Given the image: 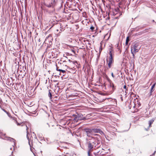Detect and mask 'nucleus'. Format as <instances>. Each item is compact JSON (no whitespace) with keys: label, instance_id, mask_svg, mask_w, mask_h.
<instances>
[{"label":"nucleus","instance_id":"58836bf2","mask_svg":"<svg viewBox=\"0 0 156 156\" xmlns=\"http://www.w3.org/2000/svg\"><path fill=\"white\" fill-rule=\"evenodd\" d=\"M56 76H56V75H55V77H56Z\"/></svg>","mask_w":156,"mask_h":156},{"label":"nucleus","instance_id":"0eeeda50","mask_svg":"<svg viewBox=\"0 0 156 156\" xmlns=\"http://www.w3.org/2000/svg\"><path fill=\"white\" fill-rule=\"evenodd\" d=\"M55 0H54L52 2L44 3V5L48 7H53L55 5Z\"/></svg>","mask_w":156,"mask_h":156},{"label":"nucleus","instance_id":"7c9ffc66","mask_svg":"<svg viewBox=\"0 0 156 156\" xmlns=\"http://www.w3.org/2000/svg\"><path fill=\"white\" fill-rule=\"evenodd\" d=\"M121 99L122 101H123V99H122V97H121Z\"/></svg>","mask_w":156,"mask_h":156},{"label":"nucleus","instance_id":"20e7f679","mask_svg":"<svg viewBox=\"0 0 156 156\" xmlns=\"http://www.w3.org/2000/svg\"><path fill=\"white\" fill-rule=\"evenodd\" d=\"M16 123L17 124V125L18 126H24L25 127H26V130H27V139L28 140H29V144L30 145V147H31V145L30 144V142L29 141V138L28 136V135L29 134V132H28V127L27 126L24 124H23L22 123H18L17 121L16 122Z\"/></svg>","mask_w":156,"mask_h":156},{"label":"nucleus","instance_id":"2eb2a0df","mask_svg":"<svg viewBox=\"0 0 156 156\" xmlns=\"http://www.w3.org/2000/svg\"><path fill=\"white\" fill-rule=\"evenodd\" d=\"M143 27L141 26H138L136 27L135 28V29L136 30V31H138L139 29H142Z\"/></svg>","mask_w":156,"mask_h":156},{"label":"nucleus","instance_id":"a18cd8bd","mask_svg":"<svg viewBox=\"0 0 156 156\" xmlns=\"http://www.w3.org/2000/svg\"><path fill=\"white\" fill-rule=\"evenodd\" d=\"M102 50V49L101 48V49H100V50Z\"/></svg>","mask_w":156,"mask_h":156},{"label":"nucleus","instance_id":"6ab92c4d","mask_svg":"<svg viewBox=\"0 0 156 156\" xmlns=\"http://www.w3.org/2000/svg\"><path fill=\"white\" fill-rule=\"evenodd\" d=\"M72 62L73 64H74L75 65H76L78 64L77 62L76 61H72Z\"/></svg>","mask_w":156,"mask_h":156},{"label":"nucleus","instance_id":"b1692460","mask_svg":"<svg viewBox=\"0 0 156 156\" xmlns=\"http://www.w3.org/2000/svg\"><path fill=\"white\" fill-rule=\"evenodd\" d=\"M111 75L112 76V77L113 78H114L115 77V76H114V75L113 74V72H112L111 73Z\"/></svg>","mask_w":156,"mask_h":156},{"label":"nucleus","instance_id":"c03bdc74","mask_svg":"<svg viewBox=\"0 0 156 156\" xmlns=\"http://www.w3.org/2000/svg\"><path fill=\"white\" fill-rule=\"evenodd\" d=\"M102 50V49L101 48V49H100V50Z\"/></svg>","mask_w":156,"mask_h":156},{"label":"nucleus","instance_id":"09e8293b","mask_svg":"<svg viewBox=\"0 0 156 156\" xmlns=\"http://www.w3.org/2000/svg\"><path fill=\"white\" fill-rule=\"evenodd\" d=\"M64 156H66V155H64Z\"/></svg>","mask_w":156,"mask_h":156},{"label":"nucleus","instance_id":"1a4fd4ad","mask_svg":"<svg viewBox=\"0 0 156 156\" xmlns=\"http://www.w3.org/2000/svg\"><path fill=\"white\" fill-rule=\"evenodd\" d=\"M101 130V129L98 128H93V133H99Z\"/></svg>","mask_w":156,"mask_h":156},{"label":"nucleus","instance_id":"ea45409f","mask_svg":"<svg viewBox=\"0 0 156 156\" xmlns=\"http://www.w3.org/2000/svg\"><path fill=\"white\" fill-rule=\"evenodd\" d=\"M33 154H34V156H35V155L34 153H33Z\"/></svg>","mask_w":156,"mask_h":156},{"label":"nucleus","instance_id":"423d86ee","mask_svg":"<svg viewBox=\"0 0 156 156\" xmlns=\"http://www.w3.org/2000/svg\"><path fill=\"white\" fill-rule=\"evenodd\" d=\"M86 118L85 117H83V115L81 114H78L77 115H76L74 119L77 122L79 120H85Z\"/></svg>","mask_w":156,"mask_h":156},{"label":"nucleus","instance_id":"de8ad7c7","mask_svg":"<svg viewBox=\"0 0 156 156\" xmlns=\"http://www.w3.org/2000/svg\"><path fill=\"white\" fill-rule=\"evenodd\" d=\"M12 149V148H10V149L11 150Z\"/></svg>","mask_w":156,"mask_h":156},{"label":"nucleus","instance_id":"2f4dec72","mask_svg":"<svg viewBox=\"0 0 156 156\" xmlns=\"http://www.w3.org/2000/svg\"><path fill=\"white\" fill-rule=\"evenodd\" d=\"M53 81L54 82H56L57 81V80H54Z\"/></svg>","mask_w":156,"mask_h":156},{"label":"nucleus","instance_id":"4be33fe9","mask_svg":"<svg viewBox=\"0 0 156 156\" xmlns=\"http://www.w3.org/2000/svg\"><path fill=\"white\" fill-rule=\"evenodd\" d=\"M94 27L93 26H91L90 27V29L92 30L93 31L94 29Z\"/></svg>","mask_w":156,"mask_h":156},{"label":"nucleus","instance_id":"5701e85b","mask_svg":"<svg viewBox=\"0 0 156 156\" xmlns=\"http://www.w3.org/2000/svg\"><path fill=\"white\" fill-rule=\"evenodd\" d=\"M61 72L64 74L66 73V71L65 70H62Z\"/></svg>","mask_w":156,"mask_h":156},{"label":"nucleus","instance_id":"9d476101","mask_svg":"<svg viewBox=\"0 0 156 156\" xmlns=\"http://www.w3.org/2000/svg\"><path fill=\"white\" fill-rule=\"evenodd\" d=\"M52 91L51 90H49L48 91V96L50 98V99L51 100V101L53 102V100H52V94H51Z\"/></svg>","mask_w":156,"mask_h":156},{"label":"nucleus","instance_id":"9b49d317","mask_svg":"<svg viewBox=\"0 0 156 156\" xmlns=\"http://www.w3.org/2000/svg\"><path fill=\"white\" fill-rule=\"evenodd\" d=\"M2 110L5 112L6 114L10 118H12V117L11 116V115H10V113L7 111L6 110H5V109H4L3 108H2Z\"/></svg>","mask_w":156,"mask_h":156},{"label":"nucleus","instance_id":"37998d69","mask_svg":"<svg viewBox=\"0 0 156 156\" xmlns=\"http://www.w3.org/2000/svg\"><path fill=\"white\" fill-rule=\"evenodd\" d=\"M11 155H12V154H11V155H9V156H11Z\"/></svg>","mask_w":156,"mask_h":156},{"label":"nucleus","instance_id":"f3484780","mask_svg":"<svg viewBox=\"0 0 156 156\" xmlns=\"http://www.w3.org/2000/svg\"><path fill=\"white\" fill-rule=\"evenodd\" d=\"M131 53L133 55V58H135V55H134V51H132V50H131Z\"/></svg>","mask_w":156,"mask_h":156},{"label":"nucleus","instance_id":"aec40b11","mask_svg":"<svg viewBox=\"0 0 156 156\" xmlns=\"http://www.w3.org/2000/svg\"><path fill=\"white\" fill-rule=\"evenodd\" d=\"M110 85L112 87V89H113L115 88V86L114 85L113 83H110Z\"/></svg>","mask_w":156,"mask_h":156},{"label":"nucleus","instance_id":"39448f33","mask_svg":"<svg viewBox=\"0 0 156 156\" xmlns=\"http://www.w3.org/2000/svg\"><path fill=\"white\" fill-rule=\"evenodd\" d=\"M138 44L137 43L133 44L131 46V50H132V51L133 50L134 53L138 52L139 50L138 48Z\"/></svg>","mask_w":156,"mask_h":156},{"label":"nucleus","instance_id":"e433bc0d","mask_svg":"<svg viewBox=\"0 0 156 156\" xmlns=\"http://www.w3.org/2000/svg\"><path fill=\"white\" fill-rule=\"evenodd\" d=\"M106 61H107V62H108V59H106Z\"/></svg>","mask_w":156,"mask_h":156},{"label":"nucleus","instance_id":"412c9836","mask_svg":"<svg viewBox=\"0 0 156 156\" xmlns=\"http://www.w3.org/2000/svg\"><path fill=\"white\" fill-rule=\"evenodd\" d=\"M71 50L73 53V54H76L75 51L73 49H71Z\"/></svg>","mask_w":156,"mask_h":156},{"label":"nucleus","instance_id":"c9c22d12","mask_svg":"<svg viewBox=\"0 0 156 156\" xmlns=\"http://www.w3.org/2000/svg\"><path fill=\"white\" fill-rule=\"evenodd\" d=\"M152 22H154V20H152Z\"/></svg>","mask_w":156,"mask_h":156},{"label":"nucleus","instance_id":"f8f14e48","mask_svg":"<svg viewBox=\"0 0 156 156\" xmlns=\"http://www.w3.org/2000/svg\"><path fill=\"white\" fill-rule=\"evenodd\" d=\"M130 41V39H129V37H127L126 38V45H128V42L129 41Z\"/></svg>","mask_w":156,"mask_h":156},{"label":"nucleus","instance_id":"dca6fc26","mask_svg":"<svg viewBox=\"0 0 156 156\" xmlns=\"http://www.w3.org/2000/svg\"><path fill=\"white\" fill-rule=\"evenodd\" d=\"M99 133L101 135H103L105 136V133L101 130L100 131Z\"/></svg>","mask_w":156,"mask_h":156},{"label":"nucleus","instance_id":"393cba45","mask_svg":"<svg viewBox=\"0 0 156 156\" xmlns=\"http://www.w3.org/2000/svg\"><path fill=\"white\" fill-rule=\"evenodd\" d=\"M46 125H48V127H50V125H49V124L48 123H46V124L45 125V126H46Z\"/></svg>","mask_w":156,"mask_h":156},{"label":"nucleus","instance_id":"4468645a","mask_svg":"<svg viewBox=\"0 0 156 156\" xmlns=\"http://www.w3.org/2000/svg\"><path fill=\"white\" fill-rule=\"evenodd\" d=\"M132 104H133L134 105L133 106V108H134L135 107V104H134V102H133V103H131L130 104V105L129 106L130 109H131V108L132 107Z\"/></svg>","mask_w":156,"mask_h":156},{"label":"nucleus","instance_id":"f704fd0d","mask_svg":"<svg viewBox=\"0 0 156 156\" xmlns=\"http://www.w3.org/2000/svg\"><path fill=\"white\" fill-rule=\"evenodd\" d=\"M59 83H57V85H59Z\"/></svg>","mask_w":156,"mask_h":156},{"label":"nucleus","instance_id":"bb28decb","mask_svg":"<svg viewBox=\"0 0 156 156\" xmlns=\"http://www.w3.org/2000/svg\"><path fill=\"white\" fill-rule=\"evenodd\" d=\"M156 151H155L154 153L152 154V155H150V156H152L153 155H154Z\"/></svg>","mask_w":156,"mask_h":156},{"label":"nucleus","instance_id":"72a5a7b5","mask_svg":"<svg viewBox=\"0 0 156 156\" xmlns=\"http://www.w3.org/2000/svg\"><path fill=\"white\" fill-rule=\"evenodd\" d=\"M119 10V9L118 8L117 9V10H116V11H118Z\"/></svg>","mask_w":156,"mask_h":156},{"label":"nucleus","instance_id":"49530a36","mask_svg":"<svg viewBox=\"0 0 156 156\" xmlns=\"http://www.w3.org/2000/svg\"><path fill=\"white\" fill-rule=\"evenodd\" d=\"M35 138H37V137L36 136H35Z\"/></svg>","mask_w":156,"mask_h":156},{"label":"nucleus","instance_id":"a878e982","mask_svg":"<svg viewBox=\"0 0 156 156\" xmlns=\"http://www.w3.org/2000/svg\"><path fill=\"white\" fill-rule=\"evenodd\" d=\"M56 70L57 71H58V69H59L57 66V64L56 65Z\"/></svg>","mask_w":156,"mask_h":156},{"label":"nucleus","instance_id":"a19ab883","mask_svg":"<svg viewBox=\"0 0 156 156\" xmlns=\"http://www.w3.org/2000/svg\"><path fill=\"white\" fill-rule=\"evenodd\" d=\"M11 153H12V154L13 153V152H12H12H11Z\"/></svg>","mask_w":156,"mask_h":156},{"label":"nucleus","instance_id":"4c0bfd02","mask_svg":"<svg viewBox=\"0 0 156 156\" xmlns=\"http://www.w3.org/2000/svg\"><path fill=\"white\" fill-rule=\"evenodd\" d=\"M47 80H46V83H47Z\"/></svg>","mask_w":156,"mask_h":156},{"label":"nucleus","instance_id":"473e14b6","mask_svg":"<svg viewBox=\"0 0 156 156\" xmlns=\"http://www.w3.org/2000/svg\"><path fill=\"white\" fill-rule=\"evenodd\" d=\"M24 68H25V69H26V67H24V66H23V69H24Z\"/></svg>","mask_w":156,"mask_h":156},{"label":"nucleus","instance_id":"a211bd4d","mask_svg":"<svg viewBox=\"0 0 156 156\" xmlns=\"http://www.w3.org/2000/svg\"><path fill=\"white\" fill-rule=\"evenodd\" d=\"M94 134L92 135V136H98V137H99L100 136L101 138V136L100 135H99L98 134H96V133H93Z\"/></svg>","mask_w":156,"mask_h":156},{"label":"nucleus","instance_id":"c756f323","mask_svg":"<svg viewBox=\"0 0 156 156\" xmlns=\"http://www.w3.org/2000/svg\"><path fill=\"white\" fill-rule=\"evenodd\" d=\"M69 61L70 62H72V61L70 59H69Z\"/></svg>","mask_w":156,"mask_h":156},{"label":"nucleus","instance_id":"ddd939ff","mask_svg":"<svg viewBox=\"0 0 156 156\" xmlns=\"http://www.w3.org/2000/svg\"><path fill=\"white\" fill-rule=\"evenodd\" d=\"M154 121V120L153 119H151L149 121V127H151V125L153 123Z\"/></svg>","mask_w":156,"mask_h":156},{"label":"nucleus","instance_id":"f03ea898","mask_svg":"<svg viewBox=\"0 0 156 156\" xmlns=\"http://www.w3.org/2000/svg\"><path fill=\"white\" fill-rule=\"evenodd\" d=\"M112 50L111 48H110L109 52L108 53L110 55V56L109 57V62L108 64V67L109 68H111V67L112 64L114 62L113 57L112 53Z\"/></svg>","mask_w":156,"mask_h":156},{"label":"nucleus","instance_id":"f257e3e1","mask_svg":"<svg viewBox=\"0 0 156 156\" xmlns=\"http://www.w3.org/2000/svg\"><path fill=\"white\" fill-rule=\"evenodd\" d=\"M84 133L87 137L86 139V145L87 148L88 156H90L91 153L93 151L94 147H100L102 144L101 138L99 137H95L92 136L94 134L93 128L86 127L83 129Z\"/></svg>","mask_w":156,"mask_h":156},{"label":"nucleus","instance_id":"cd10ccee","mask_svg":"<svg viewBox=\"0 0 156 156\" xmlns=\"http://www.w3.org/2000/svg\"><path fill=\"white\" fill-rule=\"evenodd\" d=\"M58 71H60V73L61 72V71H62V69H58Z\"/></svg>","mask_w":156,"mask_h":156},{"label":"nucleus","instance_id":"c85d7f7f","mask_svg":"<svg viewBox=\"0 0 156 156\" xmlns=\"http://www.w3.org/2000/svg\"><path fill=\"white\" fill-rule=\"evenodd\" d=\"M126 86L125 85L124 86H123V88L126 89Z\"/></svg>","mask_w":156,"mask_h":156},{"label":"nucleus","instance_id":"79ce46f5","mask_svg":"<svg viewBox=\"0 0 156 156\" xmlns=\"http://www.w3.org/2000/svg\"><path fill=\"white\" fill-rule=\"evenodd\" d=\"M33 114H36V113H33Z\"/></svg>","mask_w":156,"mask_h":156},{"label":"nucleus","instance_id":"6e6552de","mask_svg":"<svg viewBox=\"0 0 156 156\" xmlns=\"http://www.w3.org/2000/svg\"><path fill=\"white\" fill-rule=\"evenodd\" d=\"M156 85V83H154L152 86H151V89H150V92L148 94V97H150L152 95V93L154 90V88Z\"/></svg>","mask_w":156,"mask_h":156},{"label":"nucleus","instance_id":"7ed1b4c3","mask_svg":"<svg viewBox=\"0 0 156 156\" xmlns=\"http://www.w3.org/2000/svg\"><path fill=\"white\" fill-rule=\"evenodd\" d=\"M0 134L2 135L1 138L5 140H7L11 142H13L14 143V145H15V140L13 139V138H11L10 137H8L7 136H5V134H3L2 132L0 130Z\"/></svg>","mask_w":156,"mask_h":156}]
</instances>
